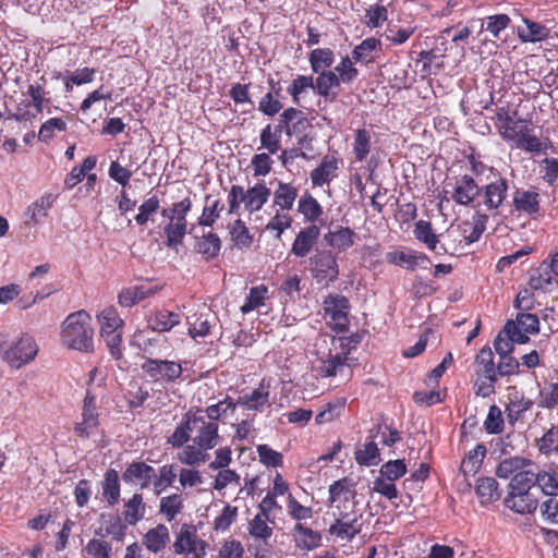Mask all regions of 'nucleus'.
Wrapping results in <instances>:
<instances>
[{
  "mask_svg": "<svg viewBox=\"0 0 558 558\" xmlns=\"http://www.w3.org/2000/svg\"><path fill=\"white\" fill-rule=\"evenodd\" d=\"M271 395V381L262 379L258 387L253 389L250 393H244L238 397V405L243 407L246 411H263L264 407H269Z\"/></svg>",
  "mask_w": 558,
  "mask_h": 558,
  "instance_id": "nucleus-18",
  "label": "nucleus"
},
{
  "mask_svg": "<svg viewBox=\"0 0 558 558\" xmlns=\"http://www.w3.org/2000/svg\"><path fill=\"white\" fill-rule=\"evenodd\" d=\"M85 554L87 558H112V546L110 541L95 536L86 544Z\"/></svg>",
  "mask_w": 558,
  "mask_h": 558,
  "instance_id": "nucleus-60",
  "label": "nucleus"
},
{
  "mask_svg": "<svg viewBox=\"0 0 558 558\" xmlns=\"http://www.w3.org/2000/svg\"><path fill=\"white\" fill-rule=\"evenodd\" d=\"M506 508L513 510L519 514L533 513L538 507V500L534 494L515 493L509 490L505 498Z\"/></svg>",
  "mask_w": 558,
  "mask_h": 558,
  "instance_id": "nucleus-30",
  "label": "nucleus"
},
{
  "mask_svg": "<svg viewBox=\"0 0 558 558\" xmlns=\"http://www.w3.org/2000/svg\"><path fill=\"white\" fill-rule=\"evenodd\" d=\"M123 522L126 525H135L141 522L145 515V502L143 501V496L140 493H135L131 496L129 500L123 504Z\"/></svg>",
  "mask_w": 558,
  "mask_h": 558,
  "instance_id": "nucleus-41",
  "label": "nucleus"
},
{
  "mask_svg": "<svg viewBox=\"0 0 558 558\" xmlns=\"http://www.w3.org/2000/svg\"><path fill=\"white\" fill-rule=\"evenodd\" d=\"M533 399L525 397L524 393L514 390L508 396L506 404V418L509 425L514 426L517 422L524 418L525 412L531 411Z\"/></svg>",
  "mask_w": 558,
  "mask_h": 558,
  "instance_id": "nucleus-26",
  "label": "nucleus"
},
{
  "mask_svg": "<svg viewBox=\"0 0 558 558\" xmlns=\"http://www.w3.org/2000/svg\"><path fill=\"white\" fill-rule=\"evenodd\" d=\"M210 199V195L205 196V205L203 207L202 215L198 218V226L213 227L225 209V205L219 199L211 202Z\"/></svg>",
  "mask_w": 558,
  "mask_h": 558,
  "instance_id": "nucleus-58",
  "label": "nucleus"
},
{
  "mask_svg": "<svg viewBox=\"0 0 558 558\" xmlns=\"http://www.w3.org/2000/svg\"><path fill=\"white\" fill-rule=\"evenodd\" d=\"M373 131L372 129L360 128L353 134V156L356 162H363L372 151L373 147Z\"/></svg>",
  "mask_w": 558,
  "mask_h": 558,
  "instance_id": "nucleus-37",
  "label": "nucleus"
},
{
  "mask_svg": "<svg viewBox=\"0 0 558 558\" xmlns=\"http://www.w3.org/2000/svg\"><path fill=\"white\" fill-rule=\"evenodd\" d=\"M97 322L100 326V336L106 335V332L123 329L124 324L117 307L112 305L104 307L97 314Z\"/></svg>",
  "mask_w": 558,
  "mask_h": 558,
  "instance_id": "nucleus-47",
  "label": "nucleus"
},
{
  "mask_svg": "<svg viewBox=\"0 0 558 558\" xmlns=\"http://www.w3.org/2000/svg\"><path fill=\"white\" fill-rule=\"evenodd\" d=\"M340 163V158L336 156V153H327V155L323 157L320 163L310 173L312 185H328L329 182L337 178Z\"/></svg>",
  "mask_w": 558,
  "mask_h": 558,
  "instance_id": "nucleus-20",
  "label": "nucleus"
},
{
  "mask_svg": "<svg viewBox=\"0 0 558 558\" xmlns=\"http://www.w3.org/2000/svg\"><path fill=\"white\" fill-rule=\"evenodd\" d=\"M356 505L357 502H352L351 506H341V504L333 506L335 520L328 529L331 536L340 541L351 542L361 533L363 514L360 513Z\"/></svg>",
  "mask_w": 558,
  "mask_h": 558,
  "instance_id": "nucleus-4",
  "label": "nucleus"
},
{
  "mask_svg": "<svg viewBox=\"0 0 558 558\" xmlns=\"http://www.w3.org/2000/svg\"><path fill=\"white\" fill-rule=\"evenodd\" d=\"M156 476V470L143 461H134L126 465L122 473V481L129 485H138L142 489L148 488Z\"/></svg>",
  "mask_w": 558,
  "mask_h": 558,
  "instance_id": "nucleus-21",
  "label": "nucleus"
},
{
  "mask_svg": "<svg viewBox=\"0 0 558 558\" xmlns=\"http://www.w3.org/2000/svg\"><path fill=\"white\" fill-rule=\"evenodd\" d=\"M98 158L96 156H87L81 166L72 167L71 172L68 173L64 184L66 189H73L83 181L87 172L92 171L97 166Z\"/></svg>",
  "mask_w": 558,
  "mask_h": 558,
  "instance_id": "nucleus-56",
  "label": "nucleus"
},
{
  "mask_svg": "<svg viewBox=\"0 0 558 558\" xmlns=\"http://www.w3.org/2000/svg\"><path fill=\"white\" fill-rule=\"evenodd\" d=\"M54 201L56 196L53 194H46L31 205L28 210L32 214L31 220L34 225L39 223L41 219L47 217L48 210L52 208Z\"/></svg>",
  "mask_w": 558,
  "mask_h": 558,
  "instance_id": "nucleus-62",
  "label": "nucleus"
},
{
  "mask_svg": "<svg viewBox=\"0 0 558 558\" xmlns=\"http://www.w3.org/2000/svg\"><path fill=\"white\" fill-rule=\"evenodd\" d=\"M354 62L353 57L350 58L345 54L340 59L337 66H335L340 84L353 83L360 75L359 69L354 66Z\"/></svg>",
  "mask_w": 558,
  "mask_h": 558,
  "instance_id": "nucleus-63",
  "label": "nucleus"
},
{
  "mask_svg": "<svg viewBox=\"0 0 558 558\" xmlns=\"http://www.w3.org/2000/svg\"><path fill=\"white\" fill-rule=\"evenodd\" d=\"M207 543L197 535L194 524L184 523L177 533L173 550L178 555H193V558H206Z\"/></svg>",
  "mask_w": 558,
  "mask_h": 558,
  "instance_id": "nucleus-11",
  "label": "nucleus"
},
{
  "mask_svg": "<svg viewBox=\"0 0 558 558\" xmlns=\"http://www.w3.org/2000/svg\"><path fill=\"white\" fill-rule=\"evenodd\" d=\"M307 89H315V78L313 75H296L292 83L287 88V93L292 98L295 106L301 105L302 95Z\"/></svg>",
  "mask_w": 558,
  "mask_h": 558,
  "instance_id": "nucleus-55",
  "label": "nucleus"
},
{
  "mask_svg": "<svg viewBox=\"0 0 558 558\" xmlns=\"http://www.w3.org/2000/svg\"><path fill=\"white\" fill-rule=\"evenodd\" d=\"M169 542V529L165 524H158L148 530L143 536V545L147 550L154 554L162 551Z\"/></svg>",
  "mask_w": 558,
  "mask_h": 558,
  "instance_id": "nucleus-40",
  "label": "nucleus"
},
{
  "mask_svg": "<svg viewBox=\"0 0 558 558\" xmlns=\"http://www.w3.org/2000/svg\"><path fill=\"white\" fill-rule=\"evenodd\" d=\"M487 454V448L484 444H477L464 456L461 461L460 471L463 476H474L480 470L484 458Z\"/></svg>",
  "mask_w": 558,
  "mask_h": 558,
  "instance_id": "nucleus-38",
  "label": "nucleus"
},
{
  "mask_svg": "<svg viewBox=\"0 0 558 558\" xmlns=\"http://www.w3.org/2000/svg\"><path fill=\"white\" fill-rule=\"evenodd\" d=\"M270 195L271 190L265 183H257L247 190L241 185H232L228 194L229 213H239L242 203L245 210L258 211L269 201Z\"/></svg>",
  "mask_w": 558,
  "mask_h": 558,
  "instance_id": "nucleus-7",
  "label": "nucleus"
},
{
  "mask_svg": "<svg viewBox=\"0 0 558 558\" xmlns=\"http://www.w3.org/2000/svg\"><path fill=\"white\" fill-rule=\"evenodd\" d=\"M530 341V337L519 331V326L513 320L506 322L502 330L496 336L493 345L496 353L501 356L512 353L513 343L524 344Z\"/></svg>",
  "mask_w": 558,
  "mask_h": 558,
  "instance_id": "nucleus-16",
  "label": "nucleus"
},
{
  "mask_svg": "<svg viewBox=\"0 0 558 558\" xmlns=\"http://www.w3.org/2000/svg\"><path fill=\"white\" fill-rule=\"evenodd\" d=\"M517 114L518 111H511L509 106H498L495 110L498 133L506 142H513L518 136V130L525 120L524 118L514 119Z\"/></svg>",
  "mask_w": 558,
  "mask_h": 558,
  "instance_id": "nucleus-17",
  "label": "nucleus"
},
{
  "mask_svg": "<svg viewBox=\"0 0 558 558\" xmlns=\"http://www.w3.org/2000/svg\"><path fill=\"white\" fill-rule=\"evenodd\" d=\"M475 380L474 395L483 398L495 395V384L498 381L494 353L490 347L484 345L474 357Z\"/></svg>",
  "mask_w": 558,
  "mask_h": 558,
  "instance_id": "nucleus-5",
  "label": "nucleus"
},
{
  "mask_svg": "<svg viewBox=\"0 0 558 558\" xmlns=\"http://www.w3.org/2000/svg\"><path fill=\"white\" fill-rule=\"evenodd\" d=\"M269 519L270 518L259 512L254 518H252V520L248 522V532L251 537L260 539L264 542V544H267L274 532L267 523Z\"/></svg>",
  "mask_w": 558,
  "mask_h": 558,
  "instance_id": "nucleus-57",
  "label": "nucleus"
},
{
  "mask_svg": "<svg viewBox=\"0 0 558 558\" xmlns=\"http://www.w3.org/2000/svg\"><path fill=\"white\" fill-rule=\"evenodd\" d=\"M283 133V124L281 117L277 125L267 124L259 134L260 147L270 154H277L281 149V138Z\"/></svg>",
  "mask_w": 558,
  "mask_h": 558,
  "instance_id": "nucleus-34",
  "label": "nucleus"
},
{
  "mask_svg": "<svg viewBox=\"0 0 558 558\" xmlns=\"http://www.w3.org/2000/svg\"><path fill=\"white\" fill-rule=\"evenodd\" d=\"M293 536L295 547L304 551H312L322 545V533L302 523L294 524Z\"/></svg>",
  "mask_w": 558,
  "mask_h": 558,
  "instance_id": "nucleus-31",
  "label": "nucleus"
},
{
  "mask_svg": "<svg viewBox=\"0 0 558 558\" xmlns=\"http://www.w3.org/2000/svg\"><path fill=\"white\" fill-rule=\"evenodd\" d=\"M341 83L338 75L333 70H324L314 80V89L317 90L318 95L327 100H335L338 97V90L340 89Z\"/></svg>",
  "mask_w": 558,
  "mask_h": 558,
  "instance_id": "nucleus-27",
  "label": "nucleus"
},
{
  "mask_svg": "<svg viewBox=\"0 0 558 558\" xmlns=\"http://www.w3.org/2000/svg\"><path fill=\"white\" fill-rule=\"evenodd\" d=\"M350 304L347 296L338 293H330L324 300L325 316L329 317L332 323L333 330L344 331L349 325Z\"/></svg>",
  "mask_w": 558,
  "mask_h": 558,
  "instance_id": "nucleus-13",
  "label": "nucleus"
},
{
  "mask_svg": "<svg viewBox=\"0 0 558 558\" xmlns=\"http://www.w3.org/2000/svg\"><path fill=\"white\" fill-rule=\"evenodd\" d=\"M268 294V288L265 284H258L251 288L250 293L245 298L240 310L243 314L251 313V311L265 305V299Z\"/></svg>",
  "mask_w": 558,
  "mask_h": 558,
  "instance_id": "nucleus-61",
  "label": "nucleus"
},
{
  "mask_svg": "<svg viewBox=\"0 0 558 558\" xmlns=\"http://www.w3.org/2000/svg\"><path fill=\"white\" fill-rule=\"evenodd\" d=\"M538 409L553 411L558 407V380L545 381L543 386H538V395L536 397Z\"/></svg>",
  "mask_w": 558,
  "mask_h": 558,
  "instance_id": "nucleus-48",
  "label": "nucleus"
},
{
  "mask_svg": "<svg viewBox=\"0 0 558 558\" xmlns=\"http://www.w3.org/2000/svg\"><path fill=\"white\" fill-rule=\"evenodd\" d=\"M349 352H328L327 355L317 360L314 367L316 374L320 377H335L337 375L350 377L352 372L348 363Z\"/></svg>",
  "mask_w": 558,
  "mask_h": 558,
  "instance_id": "nucleus-15",
  "label": "nucleus"
},
{
  "mask_svg": "<svg viewBox=\"0 0 558 558\" xmlns=\"http://www.w3.org/2000/svg\"><path fill=\"white\" fill-rule=\"evenodd\" d=\"M221 248V241L217 233L208 232L199 238L195 243V250L198 254L203 255L205 260L219 255Z\"/></svg>",
  "mask_w": 558,
  "mask_h": 558,
  "instance_id": "nucleus-51",
  "label": "nucleus"
},
{
  "mask_svg": "<svg viewBox=\"0 0 558 558\" xmlns=\"http://www.w3.org/2000/svg\"><path fill=\"white\" fill-rule=\"evenodd\" d=\"M539 490L545 495H558V463H549L538 470Z\"/></svg>",
  "mask_w": 558,
  "mask_h": 558,
  "instance_id": "nucleus-46",
  "label": "nucleus"
},
{
  "mask_svg": "<svg viewBox=\"0 0 558 558\" xmlns=\"http://www.w3.org/2000/svg\"><path fill=\"white\" fill-rule=\"evenodd\" d=\"M381 50L380 39L376 37H367L359 45L353 47L352 57L355 62L368 63L374 61L373 52Z\"/></svg>",
  "mask_w": 558,
  "mask_h": 558,
  "instance_id": "nucleus-45",
  "label": "nucleus"
},
{
  "mask_svg": "<svg viewBox=\"0 0 558 558\" xmlns=\"http://www.w3.org/2000/svg\"><path fill=\"white\" fill-rule=\"evenodd\" d=\"M513 206L525 215H536L539 210V195L535 190H518L513 195Z\"/></svg>",
  "mask_w": 558,
  "mask_h": 558,
  "instance_id": "nucleus-39",
  "label": "nucleus"
},
{
  "mask_svg": "<svg viewBox=\"0 0 558 558\" xmlns=\"http://www.w3.org/2000/svg\"><path fill=\"white\" fill-rule=\"evenodd\" d=\"M283 133L288 136H294L296 145L305 148L308 151L314 150L313 142L315 135L313 134L314 125L306 113L296 107H288L280 114Z\"/></svg>",
  "mask_w": 558,
  "mask_h": 558,
  "instance_id": "nucleus-6",
  "label": "nucleus"
},
{
  "mask_svg": "<svg viewBox=\"0 0 558 558\" xmlns=\"http://www.w3.org/2000/svg\"><path fill=\"white\" fill-rule=\"evenodd\" d=\"M539 454L558 456V425H550L542 436L535 440Z\"/></svg>",
  "mask_w": 558,
  "mask_h": 558,
  "instance_id": "nucleus-50",
  "label": "nucleus"
},
{
  "mask_svg": "<svg viewBox=\"0 0 558 558\" xmlns=\"http://www.w3.org/2000/svg\"><path fill=\"white\" fill-rule=\"evenodd\" d=\"M167 343L162 338H149L142 348V359H144L141 368L144 375L151 383L169 384L180 379L183 368L182 364L175 360L158 359V348Z\"/></svg>",
  "mask_w": 558,
  "mask_h": 558,
  "instance_id": "nucleus-1",
  "label": "nucleus"
},
{
  "mask_svg": "<svg viewBox=\"0 0 558 558\" xmlns=\"http://www.w3.org/2000/svg\"><path fill=\"white\" fill-rule=\"evenodd\" d=\"M475 494L481 505L492 504L500 498V489L494 477L478 478L475 485Z\"/></svg>",
  "mask_w": 558,
  "mask_h": 558,
  "instance_id": "nucleus-43",
  "label": "nucleus"
},
{
  "mask_svg": "<svg viewBox=\"0 0 558 558\" xmlns=\"http://www.w3.org/2000/svg\"><path fill=\"white\" fill-rule=\"evenodd\" d=\"M488 216L474 211L471 222H465L463 227V236L468 243L478 241L482 233L486 230Z\"/></svg>",
  "mask_w": 558,
  "mask_h": 558,
  "instance_id": "nucleus-53",
  "label": "nucleus"
},
{
  "mask_svg": "<svg viewBox=\"0 0 558 558\" xmlns=\"http://www.w3.org/2000/svg\"><path fill=\"white\" fill-rule=\"evenodd\" d=\"M209 458L208 453H205L199 446L196 444H187L183 447L181 453H179V460L183 464L187 465H199L201 463H205Z\"/></svg>",
  "mask_w": 558,
  "mask_h": 558,
  "instance_id": "nucleus-64",
  "label": "nucleus"
},
{
  "mask_svg": "<svg viewBox=\"0 0 558 558\" xmlns=\"http://www.w3.org/2000/svg\"><path fill=\"white\" fill-rule=\"evenodd\" d=\"M94 335L92 316L82 308L69 314L63 320L60 341L69 350L92 353L95 351Z\"/></svg>",
  "mask_w": 558,
  "mask_h": 558,
  "instance_id": "nucleus-2",
  "label": "nucleus"
},
{
  "mask_svg": "<svg viewBox=\"0 0 558 558\" xmlns=\"http://www.w3.org/2000/svg\"><path fill=\"white\" fill-rule=\"evenodd\" d=\"M320 234L316 225L303 227L295 235L290 253L298 257H305L311 253Z\"/></svg>",
  "mask_w": 558,
  "mask_h": 558,
  "instance_id": "nucleus-25",
  "label": "nucleus"
},
{
  "mask_svg": "<svg viewBox=\"0 0 558 558\" xmlns=\"http://www.w3.org/2000/svg\"><path fill=\"white\" fill-rule=\"evenodd\" d=\"M312 71L320 74L322 71L329 69L335 62V52L328 47L323 49H314L307 56Z\"/></svg>",
  "mask_w": 558,
  "mask_h": 558,
  "instance_id": "nucleus-54",
  "label": "nucleus"
},
{
  "mask_svg": "<svg viewBox=\"0 0 558 558\" xmlns=\"http://www.w3.org/2000/svg\"><path fill=\"white\" fill-rule=\"evenodd\" d=\"M193 202L186 196L180 202H174L171 207L161 209V217L167 219L162 228L166 238L165 245L169 248H178L187 234V215L191 211Z\"/></svg>",
  "mask_w": 558,
  "mask_h": 558,
  "instance_id": "nucleus-3",
  "label": "nucleus"
},
{
  "mask_svg": "<svg viewBox=\"0 0 558 558\" xmlns=\"http://www.w3.org/2000/svg\"><path fill=\"white\" fill-rule=\"evenodd\" d=\"M535 486L539 488V470L534 472L532 470L521 469L513 474L509 489L515 493L533 494L532 489Z\"/></svg>",
  "mask_w": 558,
  "mask_h": 558,
  "instance_id": "nucleus-35",
  "label": "nucleus"
},
{
  "mask_svg": "<svg viewBox=\"0 0 558 558\" xmlns=\"http://www.w3.org/2000/svg\"><path fill=\"white\" fill-rule=\"evenodd\" d=\"M0 352L10 366L20 368L37 356L38 345L34 337L24 335L16 341L1 343Z\"/></svg>",
  "mask_w": 558,
  "mask_h": 558,
  "instance_id": "nucleus-9",
  "label": "nucleus"
},
{
  "mask_svg": "<svg viewBox=\"0 0 558 558\" xmlns=\"http://www.w3.org/2000/svg\"><path fill=\"white\" fill-rule=\"evenodd\" d=\"M298 211H300L304 219L311 222V225H315V220L319 219L323 215L322 205L311 193L301 195L298 203Z\"/></svg>",
  "mask_w": 558,
  "mask_h": 558,
  "instance_id": "nucleus-52",
  "label": "nucleus"
},
{
  "mask_svg": "<svg viewBox=\"0 0 558 558\" xmlns=\"http://www.w3.org/2000/svg\"><path fill=\"white\" fill-rule=\"evenodd\" d=\"M298 197V189L291 183L279 181L274 193V205L280 210H290L293 208Z\"/></svg>",
  "mask_w": 558,
  "mask_h": 558,
  "instance_id": "nucleus-44",
  "label": "nucleus"
},
{
  "mask_svg": "<svg viewBox=\"0 0 558 558\" xmlns=\"http://www.w3.org/2000/svg\"><path fill=\"white\" fill-rule=\"evenodd\" d=\"M128 525L121 515L117 513H101L98 518V527L94 531L95 536L110 537L111 541H120L126 536Z\"/></svg>",
  "mask_w": 558,
  "mask_h": 558,
  "instance_id": "nucleus-19",
  "label": "nucleus"
},
{
  "mask_svg": "<svg viewBox=\"0 0 558 558\" xmlns=\"http://www.w3.org/2000/svg\"><path fill=\"white\" fill-rule=\"evenodd\" d=\"M529 286L534 291H550L558 286L550 260H544L539 267L530 271Z\"/></svg>",
  "mask_w": 558,
  "mask_h": 558,
  "instance_id": "nucleus-23",
  "label": "nucleus"
},
{
  "mask_svg": "<svg viewBox=\"0 0 558 558\" xmlns=\"http://www.w3.org/2000/svg\"><path fill=\"white\" fill-rule=\"evenodd\" d=\"M347 404L345 398H335L332 401L328 402L323 407V409L316 413L315 422L317 425L327 424V422H331L335 418L339 417L341 411L344 410Z\"/></svg>",
  "mask_w": 558,
  "mask_h": 558,
  "instance_id": "nucleus-59",
  "label": "nucleus"
},
{
  "mask_svg": "<svg viewBox=\"0 0 558 558\" xmlns=\"http://www.w3.org/2000/svg\"><path fill=\"white\" fill-rule=\"evenodd\" d=\"M444 193L450 195V199L456 204L469 206L473 205L474 201L481 194V186L474 180L472 174H458L452 178L447 184Z\"/></svg>",
  "mask_w": 558,
  "mask_h": 558,
  "instance_id": "nucleus-12",
  "label": "nucleus"
},
{
  "mask_svg": "<svg viewBox=\"0 0 558 558\" xmlns=\"http://www.w3.org/2000/svg\"><path fill=\"white\" fill-rule=\"evenodd\" d=\"M312 277L317 283L329 284L339 277L336 255L330 251H318L308 260Z\"/></svg>",
  "mask_w": 558,
  "mask_h": 558,
  "instance_id": "nucleus-10",
  "label": "nucleus"
},
{
  "mask_svg": "<svg viewBox=\"0 0 558 558\" xmlns=\"http://www.w3.org/2000/svg\"><path fill=\"white\" fill-rule=\"evenodd\" d=\"M100 426V412L97 397L90 389L86 390L81 409L80 420L73 425V434L81 440H86L98 432Z\"/></svg>",
  "mask_w": 558,
  "mask_h": 558,
  "instance_id": "nucleus-8",
  "label": "nucleus"
},
{
  "mask_svg": "<svg viewBox=\"0 0 558 558\" xmlns=\"http://www.w3.org/2000/svg\"><path fill=\"white\" fill-rule=\"evenodd\" d=\"M193 442L198 445L205 452L218 446L219 444V425L213 421H198V433L193 438Z\"/></svg>",
  "mask_w": 558,
  "mask_h": 558,
  "instance_id": "nucleus-29",
  "label": "nucleus"
},
{
  "mask_svg": "<svg viewBox=\"0 0 558 558\" xmlns=\"http://www.w3.org/2000/svg\"><path fill=\"white\" fill-rule=\"evenodd\" d=\"M101 494L110 507H114L120 500L121 484L117 470L109 469L104 473L101 480Z\"/></svg>",
  "mask_w": 558,
  "mask_h": 558,
  "instance_id": "nucleus-33",
  "label": "nucleus"
},
{
  "mask_svg": "<svg viewBox=\"0 0 558 558\" xmlns=\"http://www.w3.org/2000/svg\"><path fill=\"white\" fill-rule=\"evenodd\" d=\"M357 234L351 227L336 226L333 230H329L324 234L326 244L338 253L348 252L355 244Z\"/></svg>",
  "mask_w": 558,
  "mask_h": 558,
  "instance_id": "nucleus-24",
  "label": "nucleus"
},
{
  "mask_svg": "<svg viewBox=\"0 0 558 558\" xmlns=\"http://www.w3.org/2000/svg\"><path fill=\"white\" fill-rule=\"evenodd\" d=\"M513 142L518 148L531 153H539L546 149V146L541 141V138L533 134L531 120L527 119H525L522 123L520 130L518 131V136L513 138Z\"/></svg>",
  "mask_w": 558,
  "mask_h": 558,
  "instance_id": "nucleus-32",
  "label": "nucleus"
},
{
  "mask_svg": "<svg viewBox=\"0 0 558 558\" xmlns=\"http://www.w3.org/2000/svg\"><path fill=\"white\" fill-rule=\"evenodd\" d=\"M328 493V501L330 504L351 505L352 502H356L354 484L348 477L333 481L329 486Z\"/></svg>",
  "mask_w": 558,
  "mask_h": 558,
  "instance_id": "nucleus-28",
  "label": "nucleus"
},
{
  "mask_svg": "<svg viewBox=\"0 0 558 558\" xmlns=\"http://www.w3.org/2000/svg\"><path fill=\"white\" fill-rule=\"evenodd\" d=\"M523 26L518 28V36L521 43H539L548 37L549 31L538 22H533L529 17L523 19Z\"/></svg>",
  "mask_w": 558,
  "mask_h": 558,
  "instance_id": "nucleus-42",
  "label": "nucleus"
},
{
  "mask_svg": "<svg viewBox=\"0 0 558 558\" xmlns=\"http://www.w3.org/2000/svg\"><path fill=\"white\" fill-rule=\"evenodd\" d=\"M508 180L500 173L495 174V179L484 186H480L481 201L477 206L483 205L486 210H496L507 201Z\"/></svg>",
  "mask_w": 558,
  "mask_h": 558,
  "instance_id": "nucleus-14",
  "label": "nucleus"
},
{
  "mask_svg": "<svg viewBox=\"0 0 558 558\" xmlns=\"http://www.w3.org/2000/svg\"><path fill=\"white\" fill-rule=\"evenodd\" d=\"M385 260L397 267H404L409 270L416 269L417 265L424 262H430L429 256L413 248H395L385 254Z\"/></svg>",
  "mask_w": 558,
  "mask_h": 558,
  "instance_id": "nucleus-22",
  "label": "nucleus"
},
{
  "mask_svg": "<svg viewBox=\"0 0 558 558\" xmlns=\"http://www.w3.org/2000/svg\"><path fill=\"white\" fill-rule=\"evenodd\" d=\"M414 236L417 241L422 242L430 252H437V246L439 243V236L436 235L430 221H424V219H418L415 222Z\"/></svg>",
  "mask_w": 558,
  "mask_h": 558,
  "instance_id": "nucleus-49",
  "label": "nucleus"
},
{
  "mask_svg": "<svg viewBox=\"0 0 558 558\" xmlns=\"http://www.w3.org/2000/svg\"><path fill=\"white\" fill-rule=\"evenodd\" d=\"M149 324L153 330L159 332L170 331L181 324V313L170 312L168 308L156 310L150 316Z\"/></svg>",
  "mask_w": 558,
  "mask_h": 558,
  "instance_id": "nucleus-36",
  "label": "nucleus"
}]
</instances>
